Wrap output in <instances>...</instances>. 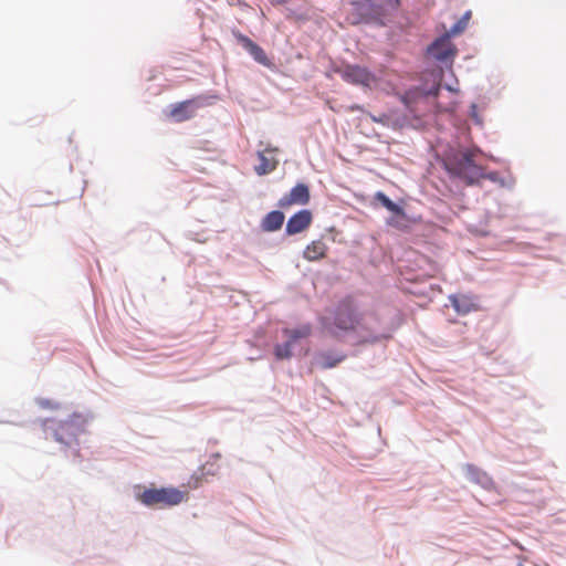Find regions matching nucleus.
Masks as SVG:
<instances>
[{"mask_svg": "<svg viewBox=\"0 0 566 566\" xmlns=\"http://www.w3.org/2000/svg\"><path fill=\"white\" fill-rule=\"evenodd\" d=\"M370 318L359 315L354 303L350 300H345L337 306L333 323L328 328L332 333H336L334 328L344 332L354 331L358 333L361 342H368L370 339L364 335V331L369 329L368 321Z\"/></svg>", "mask_w": 566, "mask_h": 566, "instance_id": "obj_1", "label": "nucleus"}, {"mask_svg": "<svg viewBox=\"0 0 566 566\" xmlns=\"http://www.w3.org/2000/svg\"><path fill=\"white\" fill-rule=\"evenodd\" d=\"M85 420L80 415H73L69 419L60 422L46 420L44 422L45 432L60 443L72 447L77 443V436L84 430Z\"/></svg>", "mask_w": 566, "mask_h": 566, "instance_id": "obj_2", "label": "nucleus"}, {"mask_svg": "<svg viewBox=\"0 0 566 566\" xmlns=\"http://www.w3.org/2000/svg\"><path fill=\"white\" fill-rule=\"evenodd\" d=\"M188 497V491L177 488H150L137 494L138 501L146 506H175Z\"/></svg>", "mask_w": 566, "mask_h": 566, "instance_id": "obj_3", "label": "nucleus"}, {"mask_svg": "<svg viewBox=\"0 0 566 566\" xmlns=\"http://www.w3.org/2000/svg\"><path fill=\"white\" fill-rule=\"evenodd\" d=\"M444 165L452 176L463 179L469 185L482 176L481 167L474 163L472 154L468 151L453 155L444 161Z\"/></svg>", "mask_w": 566, "mask_h": 566, "instance_id": "obj_4", "label": "nucleus"}, {"mask_svg": "<svg viewBox=\"0 0 566 566\" xmlns=\"http://www.w3.org/2000/svg\"><path fill=\"white\" fill-rule=\"evenodd\" d=\"M343 81L352 85L371 90L378 83V77L369 69L358 64H344L335 70Z\"/></svg>", "mask_w": 566, "mask_h": 566, "instance_id": "obj_5", "label": "nucleus"}, {"mask_svg": "<svg viewBox=\"0 0 566 566\" xmlns=\"http://www.w3.org/2000/svg\"><path fill=\"white\" fill-rule=\"evenodd\" d=\"M440 91V83H434L430 90L415 87L400 95V101L410 112L419 111L418 104L429 96H437Z\"/></svg>", "mask_w": 566, "mask_h": 566, "instance_id": "obj_6", "label": "nucleus"}, {"mask_svg": "<svg viewBox=\"0 0 566 566\" xmlns=\"http://www.w3.org/2000/svg\"><path fill=\"white\" fill-rule=\"evenodd\" d=\"M311 199L308 186L305 184H297L289 193L284 195L277 202L282 209L290 208L294 205H307Z\"/></svg>", "mask_w": 566, "mask_h": 566, "instance_id": "obj_7", "label": "nucleus"}, {"mask_svg": "<svg viewBox=\"0 0 566 566\" xmlns=\"http://www.w3.org/2000/svg\"><path fill=\"white\" fill-rule=\"evenodd\" d=\"M199 99L200 97H195L172 104L170 106L169 117L178 123L191 119L195 116L197 108L200 106L198 103Z\"/></svg>", "mask_w": 566, "mask_h": 566, "instance_id": "obj_8", "label": "nucleus"}, {"mask_svg": "<svg viewBox=\"0 0 566 566\" xmlns=\"http://www.w3.org/2000/svg\"><path fill=\"white\" fill-rule=\"evenodd\" d=\"M232 34L258 63L270 66L271 62L260 45H258L247 35L242 34L240 31H232Z\"/></svg>", "mask_w": 566, "mask_h": 566, "instance_id": "obj_9", "label": "nucleus"}, {"mask_svg": "<svg viewBox=\"0 0 566 566\" xmlns=\"http://www.w3.org/2000/svg\"><path fill=\"white\" fill-rule=\"evenodd\" d=\"M313 221V214L310 210H301L294 213L286 223L285 231L289 235L297 234L306 230Z\"/></svg>", "mask_w": 566, "mask_h": 566, "instance_id": "obj_10", "label": "nucleus"}, {"mask_svg": "<svg viewBox=\"0 0 566 566\" xmlns=\"http://www.w3.org/2000/svg\"><path fill=\"white\" fill-rule=\"evenodd\" d=\"M277 148L266 147L263 150L258 151V158L260 164L255 166V172L259 176H263L274 171L279 165V160L273 156Z\"/></svg>", "mask_w": 566, "mask_h": 566, "instance_id": "obj_11", "label": "nucleus"}, {"mask_svg": "<svg viewBox=\"0 0 566 566\" xmlns=\"http://www.w3.org/2000/svg\"><path fill=\"white\" fill-rule=\"evenodd\" d=\"M429 53L439 61H447L454 55V50L448 38H440L429 46Z\"/></svg>", "mask_w": 566, "mask_h": 566, "instance_id": "obj_12", "label": "nucleus"}, {"mask_svg": "<svg viewBox=\"0 0 566 566\" xmlns=\"http://www.w3.org/2000/svg\"><path fill=\"white\" fill-rule=\"evenodd\" d=\"M284 219L285 217L283 212L279 210L271 211L262 219L261 228L266 232L277 231L282 228Z\"/></svg>", "mask_w": 566, "mask_h": 566, "instance_id": "obj_13", "label": "nucleus"}, {"mask_svg": "<svg viewBox=\"0 0 566 566\" xmlns=\"http://www.w3.org/2000/svg\"><path fill=\"white\" fill-rule=\"evenodd\" d=\"M326 244L322 240H315L305 248L303 255L308 261H317L326 255Z\"/></svg>", "mask_w": 566, "mask_h": 566, "instance_id": "obj_14", "label": "nucleus"}, {"mask_svg": "<svg viewBox=\"0 0 566 566\" xmlns=\"http://www.w3.org/2000/svg\"><path fill=\"white\" fill-rule=\"evenodd\" d=\"M284 334L287 338L286 350H289L290 346H292L294 343L310 336L311 327L308 325H302L295 328H287L284 331Z\"/></svg>", "mask_w": 566, "mask_h": 566, "instance_id": "obj_15", "label": "nucleus"}, {"mask_svg": "<svg viewBox=\"0 0 566 566\" xmlns=\"http://www.w3.org/2000/svg\"><path fill=\"white\" fill-rule=\"evenodd\" d=\"M450 302L457 313L461 315L470 313L475 306L472 300L465 295H452Z\"/></svg>", "mask_w": 566, "mask_h": 566, "instance_id": "obj_16", "label": "nucleus"}, {"mask_svg": "<svg viewBox=\"0 0 566 566\" xmlns=\"http://www.w3.org/2000/svg\"><path fill=\"white\" fill-rule=\"evenodd\" d=\"M375 199L378 202H380L382 207H385L388 211L392 212L397 217H400L402 219L406 218L405 210L398 205H396L394 201H391L384 192H376Z\"/></svg>", "mask_w": 566, "mask_h": 566, "instance_id": "obj_17", "label": "nucleus"}, {"mask_svg": "<svg viewBox=\"0 0 566 566\" xmlns=\"http://www.w3.org/2000/svg\"><path fill=\"white\" fill-rule=\"evenodd\" d=\"M205 474L206 473L203 471V468L199 469V471L195 472L188 480L187 488L188 489H198L202 484Z\"/></svg>", "mask_w": 566, "mask_h": 566, "instance_id": "obj_18", "label": "nucleus"}, {"mask_svg": "<svg viewBox=\"0 0 566 566\" xmlns=\"http://www.w3.org/2000/svg\"><path fill=\"white\" fill-rule=\"evenodd\" d=\"M471 18V11H467L463 17L452 27L451 33L459 34L461 33L468 25V22Z\"/></svg>", "mask_w": 566, "mask_h": 566, "instance_id": "obj_19", "label": "nucleus"}, {"mask_svg": "<svg viewBox=\"0 0 566 566\" xmlns=\"http://www.w3.org/2000/svg\"><path fill=\"white\" fill-rule=\"evenodd\" d=\"M36 403L42 409H56V408H59V403L57 402L52 401L50 399H45V398H38L36 399Z\"/></svg>", "mask_w": 566, "mask_h": 566, "instance_id": "obj_20", "label": "nucleus"}, {"mask_svg": "<svg viewBox=\"0 0 566 566\" xmlns=\"http://www.w3.org/2000/svg\"><path fill=\"white\" fill-rule=\"evenodd\" d=\"M471 114H472V116L475 118V120L478 123H481L480 119L478 118V115H476V105L475 104L471 105Z\"/></svg>", "mask_w": 566, "mask_h": 566, "instance_id": "obj_21", "label": "nucleus"}, {"mask_svg": "<svg viewBox=\"0 0 566 566\" xmlns=\"http://www.w3.org/2000/svg\"><path fill=\"white\" fill-rule=\"evenodd\" d=\"M334 365H335V363H322L321 360L315 363V366H317V367H322V366L323 367H332Z\"/></svg>", "mask_w": 566, "mask_h": 566, "instance_id": "obj_22", "label": "nucleus"}, {"mask_svg": "<svg viewBox=\"0 0 566 566\" xmlns=\"http://www.w3.org/2000/svg\"><path fill=\"white\" fill-rule=\"evenodd\" d=\"M350 111H361V107L359 105H353L350 106Z\"/></svg>", "mask_w": 566, "mask_h": 566, "instance_id": "obj_23", "label": "nucleus"}, {"mask_svg": "<svg viewBox=\"0 0 566 566\" xmlns=\"http://www.w3.org/2000/svg\"><path fill=\"white\" fill-rule=\"evenodd\" d=\"M371 118H373L374 122H380V123L384 122L382 118H377V117H374V116Z\"/></svg>", "mask_w": 566, "mask_h": 566, "instance_id": "obj_24", "label": "nucleus"}, {"mask_svg": "<svg viewBox=\"0 0 566 566\" xmlns=\"http://www.w3.org/2000/svg\"><path fill=\"white\" fill-rule=\"evenodd\" d=\"M388 223L389 224H396V222L394 220H390Z\"/></svg>", "mask_w": 566, "mask_h": 566, "instance_id": "obj_25", "label": "nucleus"}]
</instances>
